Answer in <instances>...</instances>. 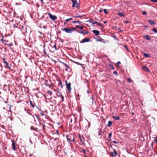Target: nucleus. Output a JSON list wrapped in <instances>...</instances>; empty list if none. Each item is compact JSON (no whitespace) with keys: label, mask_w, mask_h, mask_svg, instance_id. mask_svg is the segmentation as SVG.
I'll use <instances>...</instances> for the list:
<instances>
[{"label":"nucleus","mask_w":157,"mask_h":157,"mask_svg":"<svg viewBox=\"0 0 157 157\" xmlns=\"http://www.w3.org/2000/svg\"><path fill=\"white\" fill-rule=\"evenodd\" d=\"M61 30L65 32L68 33H71L74 31H76V29L74 27L67 28L66 27L62 29Z\"/></svg>","instance_id":"f257e3e1"},{"label":"nucleus","mask_w":157,"mask_h":157,"mask_svg":"<svg viewBox=\"0 0 157 157\" xmlns=\"http://www.w3.org/2000/svg\"><path fill=\"white\" fill-rule=\"evenodd\" d=\"M66 137L67 139V141L69 143L71 142L72 139L73 141L74 142V137L71 134L70 135H67L66 136Z\"/></svg>","instance_id":"f03ea898"},{"label":"nucleus","mask_w":157,"mask_h":157,"mask_svg":"<svg viewBox=\"0 0 157 157\" xmlns=\"http://www.w3.org/2000/svg\"><path fill=\"white\" fill-rule=\"evenodd\" d=\"M65 83L67 88L69 91H70L71 90V84L70 82L68 83L67 81H65Z\"/></svg>","instance_id":"7ed1b4c3"},{"label":"nucleus","mask_w":157,"mask_h":157,"mask_svg":"<svg viewBox=\"0 0 157 157\" xmlns=\"http://www.w3.org/2000/svg\"><path fill=\"white\" fill-rule=\"evenodd\" d=\"M61 63L63 65H64V66L65 67H66V69H65L66 71H68V72L70 71V67L66 63H63V62H61Z\"/></svg>","instance_id":"20e7f679"},{"label":"nucleus","mask_w":157,"mask_h":157,"mask_svg":"<svg viewBox=\"0 0 157 157\" xmlns=\"http://www.w3.org/2000/svg\"><path fill=\"white\" fill-rule=\"evenodd\" d=\"M31 130L33 131V133L35 135H37L39 132V130H37V128H31Z\"/></svg>","instance_id":"39448f33"},{"label":"nucleus","mask_w":157,"mask_h":157,"mask_svg":"<svg viewBox=\"0 0 157 157\" xmlns=\"http://www.w3.org/2000/svg\"><path fill=\"white\" fill-rule=\"evenodd\" d=\"M48 16L49 18L53 21H54L57 18L56 16H54L50 13L48 14Z\"/></svg>","instance_id":"423d86ee"},{"label":"nucleus","mask_w":157,"mask_h":157,"mask_svg":"<svg viewBox=\"0 0 157 157\" xmlns=\"http://www.w3.org/2000/svg\"><path fill=\"white\" fill-rule=\"evenodd\" d=\"M90 41V39L89 38H85L82 40L80 42V43H83L86 42H89Z\"/></svg>","instance_id":"0eeeda50"},{"label":"nucleus","mask_w":157,"mask_h":157,"mask_svg":"<svg viewBox=\"0 0 157 157\" xmlns=\"http://www.w3.org/2000/svg\"><path fill=\"white\" fill-rule=\"evenodd\" d=\"M12 141V149L16 151V147L15 145V143L14 142V140H13Z\"/></svg>","instance_id":"6e6552de"},{"label":"nucleus","mask_w":157,"mask_h":157,"mask_svg":"<svg viewBox=\"0 0 157 157\" xmlns=\"http://www.w3.org/2000/svg\"><path fill=\"white\" fill-rule=\"evenodd\" d=\"M142 69L143 70H145L147 72H150V71L148 69V68L146 66H143L142 67Z\"/></svg>","instance_id":"1a4fd4ad"},{"label":"nucleus","mask_w":157,"mask_h":157,"mask_svg":"<svg viewBox=\"0 0 157 157\" xmlns=\"http://www.w3.org/2000/svg\"><path fill=\"white\" fill-rule=\"evenodd\" d=\"M78 32L81 34H86L88 33V32L87 31H85L84 30L82 31H78Z\"/></svg>","instance_id":"9d476101"},{"label":"nucleus","mask_w":157,"mask_h":157,"mask_svg":"<svg viewBox=\"0 0 157 157\" xmlns=\"http://www.w3.org/2000/svg\"><path fill=\"white\" fill-rule=\"evenodd\" d=\"M93 33L95 34L96 36H98L100 34V32L97 30H93Z\"/></svg>","instance_id":"9b49d317"},{"label":"nucleus","mask_w":157,"mask_h":157,"mask_svg":"<svg viewBox=\"0 0 157 157\" xmlns=\"http://www.w3.org/2000/svg\"><path fill=\"white\" fill-rule=\"evenodd\" d=\"M114 82L118 86L120 84V82L119 81L115 79L114 80Z\"/></svg>","instance_id":"f8f14e48"},{"label":"nucleus","mask_w":157,"mask_h":157,"mask_svg":"<svg viewBox=\"0 0 157 157\" xmlns=\"http://www.w3.org/2000/svg\"><path fill=\"white\" fill-rule=\"evenodd\" d=\"M144 38H145L147 40H150L151 39L149 36L147 35H144Z\"/></svg>","instance_id":"ddd939ff"},{"label":"nucleus","mask_w":157,"mask_h":157,"mask_svg":"<svg viewBox=\"0 0 157 157\" xmlns=\"http://www.w3.org/2000/svg\"><path fill=\"white\" fill-rule=\"evenodd\" d=\"M148 22L151 25H153L155 24V23L153 21L150 19L149 20Z\"/></svg>","instance_id":"4468645a"},{"label":"nucleus","mask_w":157,"mask_h":157,"mask_svg":"<svg viewBox=\"0 0 157 157\" xmlns=\"http://www.w3.org/2000/svg\"><path fill=\"white\" fill-rule=\"evenodd\" d=\"M112 117L113 119L116 120H119L120 119V117L117 116H113Z\"/></svg>","instance_id":"2eb2a0df"},{"label":"nucleus","mask_w":157,"mask_h":157,"mask_svg":"<svg viewBox=\"0 0 157 157\" xmlns=\"http://www.w3.org/2000/svg\"><path fill=\"white\" fill-rule=\"evenodd\" d=\"M94 24H97L98 25H99L100 26L102 27V26L101 25L100 23H99L97 21H95L93 23V25Z\"/></svg>","instance_id":"dca6fc26"},{"label":"nucleus","mask_w":157,"mask_h":157,"mask_svg":"<svg viewBox=\"0 0 157 157\" xmlns=\"http://www.w3.org/2000/svg\"><path fill=\"white\" fill-rule=\"evenodd\" d=\"M58 92L59 93L60 96V97L62 98V101L63 102L64 101V97L61 94V93H60L58 91Z\"/></svg>","instance_id":"f3484780"},{"label":"nucleus","mask_w":157,"mask_h":157,"mask_svg":"<svg viewBox=\"0 0 157 157\" xmlns=\"http://www.w3.org/2000/svg\"><path fill=\"white\" fill-rule=\"evenodd\" d=\"M112 124V122L111 121H108V124H107V126L108 127H110Z\"/></svg>","instance_id":"a211bd4d"},{"label":"nucleus","mask_w":157,"mask_h":157,"mask_svg":"<svg viewBox=\"0 0 157 157\" xmlns=\"http://www.w3.org/2000/svg\"><path fill=\"white\" fill-rule=\"evenodd\" d=\"M73 3V4L72 5V7H75L76 6V4H77V1L75 0V1L72 2Z\"/></svg>","instance_id":"6ab92c4d"},{"label":"nucleus","mask_w":157,"mask_h":157,"mask_svg":"<svg viewBox=\"0 0 157 157\" xmlns=\"http://www.w3.org/2000/svg\"><path fill=\"white\" fill-rule=\"evenodd\" d=\"M76 27L77 28L80 29H83V26H80L79 25H77Z\"/></svg>","instance_id":"aec40b11"},{"label":"nucleus","mask_w":157,"mask_h":157,"mask_svg":"<svg viewBox=\"0 0 157 157\" xmlns=\"http://www.w3.org/2000/svg\"><path fill=\"white\" fill-rule=\"evenodd\" d=\"M118 14L121 17H124V14L123 13H122L121 12L118 13Z\"/></svg>","instance_id":"412c9836"},{"label":"nucleus","mask_w":157,"mask_h":157,"mask_svg":"<svg viewBox=\"0 0 157 157\" xmlns=\"http://www.w3.org/2000/svg\"><path fill=\"white\" fill-rule=\"evenodd\" d=\"M143 55L144 57H149V55H148V54H146V53H144Z\"/></svg>","instance_id":"4be33fe9"},{"label":"nucleus","mask_w":157,"mask_h":157,"mask_svg":"<svg viewBox=\"0 0 157 157\" xmlns=\"http://www.w3.org/2000/svg\"><path fill=\"white\" fill-rule=\"evenodd\" d=\"M47 93L51 96L52 95V92L50 90H48V91Z\"/></svg>","instance_id":"5701e85b"},{"label":"nucleus","mask_w":157,"mask_h":157,"mask_svg":"<svg viewBox=\"0 0 157 157\" xmlns=\"http://www.w3.org/2000/svg\"><path fill=\"white\" fill-rule=\"evenodd\" d=\"M79 138L80 139V141H81V142L82 143H83V141H82V138L81 137V136L80 135H79Z\"/></svg>","instance_id":"b1692460"},{"label":"nucleus","mask_w":157,"mask_h":157,"mask_svg":"<svg viewBox=\"0 0 157 157\" xmlns=\"http://www.w3.org/2000/svg\"><path fill=\"white\" fill-rule=\"evenodd\" d=\"M30 104L33 108H34V105H33V102L31 101H30Z\"/></svg>","instance_id":"393cba45"},{"label":"nucleus","mask_w":157,"mask_h":157,"mask_svg":"<svg viewBox=\"0 0 157 157\" xmlns=\"http://www.w3.org/2000/svg\"><path fill=\"white\" fill-rule=\"evenodd\" d=\"M152 31L155 33H157V30L156 28H154L152 29Z\"/></svg>","instance_id":"a878e982"},{"label":"nucleus","mask_w":157,"mask_h":157,"mask_svg":"<svg viewBox=\"0 0 157 157\" xmlns=\"http://www.w3.org/2000/svg\"><path fill=\"white\" fill-rule=\"evenodd\" d=\"M104 13L106 14H107L108 13L106 9H104L103 10Z\"/></svg>","instance_id":"bb28decb"},{"label":"nucleus","mask_w":157,"mask_h":157,"mask_svg":"<svg viewBox=\"0 0 157 157\" xmlns=\"http://www.w3.org/2000/svg\"><path fill=\"white\" fill-rule=\"evenodd\" d=\"M3 60H4V63L5 64H6V65L7 66H8V63L7 62H6V61L5 60V59H3Z\"/></svg>","instance_id":"cd10ccee"},{"label":"nucleus","mask_w":157,"mask_h":157,"mask_svg":"<svg viewBox=\"0 0 157 157\" xmlns=\"http://www.w3.org/2000/svg\"><path fill=\"white\" fill-rule=\"evenodd\" d=\"M72 19V18H68V19H66L65 20V21H69L71 20Z\"/></svg>","instance_id":"c85d7f7f"},{"label":"nucleus","mask_w":157,"mask_h":157,"mask_svg":"<svg viewBox=\"0 0 157 157\" xmlns=\"http://www.w3.org/2000/svg\"><path fill=\"white\" fill-rule=\"evenodd\" d=\"M114 155L116 156L117 155V153L116 152V151H115V150H114Z\"/></svg>","instance_id":"c756f323"},{"label":"nucleus","mask_w":157,"mask_h":157,"mask_svg":"<svg viewBox=\"0 0 157 157\" xmlns=\"http://www.w3.org/2000/svg\"><path fill=\"white\" fill-rule=\"evenodd\" d=\"M113 74L115 75H118L117 72L116 71H115L113 72Z\"/></svg>","instance_id":"7c9ffc66"},{"label":"nucleus","mask_w":157,"mask_h":157,"mask_svg":"<svg viewBox=\"0 0 157 157\" xmlns=\"http://www.w3.org/2000/svg\"><path fill=\"white\" fill-rule=\"evenodd\" d=\"M102 131L100 130H99V134L100 135H102Z\"/></svg>","instance_id":"2f4dec72"},{"label":"nucleus","mask_w":157,"mask_h":157,"mask_svg":"<svg viewBox=\"0 0 157 157\" xmlns=\"http://www.w3.org/2000/svg\"><path fill=\"white\" fill-rule=\"evenodd\" d=\"M73 23H80V22L78 21H74L73 22Z\"/></svg>","instance_id":"473e14b6"},{"label":"nucleus","mask_w":157,"mask_h":157,"mask_svg":"<svg viewBox=\"0 0 157 157\" xmlns=\"http://www.w3.org/2000/svg\"><path fill=\"white\" fill-rule=\"evenodd\" d=\"M142 14L143 15H146L147 14V13L145 11H143L142 12Z\"/></svg>","instance_id":"72a5a7b5"},{"label":"nucleus","mask_w":157,"mask_h":157,"mask_svg":"<svg viewBox=\"0 0 157 157\" xmlns=\"http://www.w3.org/2000/svg\"><path fill=\"white\" fill-rule=\"evenodd\" d=\"M89 21L90 22H91L92 23V24H93V23L94 22H93V21H92L91 19H90L89 20Z\"/></svg>","instance_id":"f704fd0d"},{"label":"nucleus","mask_w":157,"mask_h":157,"mask_svg":"<svg viewBox=\"0 0 157 157\" xmlns=\"http://www.w3.org/2000/svg\"><path fill=\"white\" fill-rule=\"evenodd\" d=\"M111 135H112V133L111 132L109 134V138H110V137H111Z\"/></svg>","instance_id":"c9c22d12"},{"label":"nucleus","mask_w":157,"mask_h":157,"mask_svg":"<svg viewBox=\"0 0 157 157\" xmlns=\"http://www.w3.org/2000/svg\"><path fill=\"white\" fill-rule=\"evenodd\" d=\"M121 63V62L120 61H118V62H117V65H119Z\"/></svg>","instance_id":"e433bc0d"},{"label":"nucleus","mask_w":157,"mask_h":157,"mask_svg":"<svg viewBox=\"0 0 157 157\" xmlns=\"http://www.w3.org/2000/svg\"><path fill=\"white\" fill-rule=\"evenodd\" d=\"M127 80H128V82H131V79L130 78H128L127 79Z\"/></svg>","instance_id":"4c0bfd02"},{"label":"nucleus","mask_w":157,"mask_h":157,"mask_svg":"<svg viewBox=\"0 0 157 157\" xmlns=\"http://www.w3.org/2000/svg\"><path fill=\"white\" fill-rule=\"evenodd\" d=\"M13 44H8V46H12Z\"/></svg>","instance_id":"58836bf2"},{"label":"nucleus","mask_w":157,"mask_h":157,"mask_svg":"<svg viewBox=\"0 0 157 157\" xmlns=\"http://www.w3.org/2000/svg\"><path fill=\"white\" fill-rule=\"evenodd\" d=\"M110 66L113 69H114V67L112 65H111Z\"/></svg>","instance_id":"ea45409f"},{"label":"nucleus","mask_w":157,"mask_h":157,"mask_svg":"<svg viewBox=\"0 0 157 157\" xmlns=\"http://www.w3.org/2000/svg\"><path fill=\"white\" fill-rule=\"evenodd\" d=\"M155 140L156 142V143L157 144V137H156Z\"/></svg>","instance_id":"a19ab883"},{"label":"nucleus","mask_w":157,"mask_h":157,"mask_svg":"<svg viewBox=\"0 0 157 157\" xmlns=\"http://www.w3.org/2000/svg\"><path fill=\"white\" fill-rule=\"evenodd\" d=\"M69 119H70V118H69L68 119V120H69ZM70 121L71 122H72V118H71L70 119Z\"/></svg>","instance_id":"79ce46f5"},{"label":"nucleus","mask_w":157,"mask_h":157,"mask_svg":"<svg viewBox=\"0 0 157 157\" xmlns=\"http://www.w3.org/2000/svg\"><path fill=\"white\" fill-rule=\"evenodd\" d=\"M144 27L145 28H147L148 27V26L147 25H144Z\"/></svg>","instance_id":"37998d69"},{"label":"nucleus","mask_w":157,"mask_h":157,"mask_svg":"<svg viewBox=\"0 0 157 157\" xmlns=\"http://www.w3.org/2000/svg\"><path fill=\"white\" fill-rule=\"evenodd\" d=\"M111 155L113 156V157H114V155L113 153H111Z\"/></svg>","instance_id":"c03bdc74"},{"label":"nucleus","mask_w":157,"mask_h":157,"mask_svg":"<svg viewBox=\"0 0 157 157\" xmlns=\"http://www.w3.org/2000/svg\"><path fill=\"white\" fill-rule=\"evenodd\" d=\"M82 16H80V15H78V16H77L75 17H82Z\"/></svg>","instance_id":"a18cd8bd"},{"label":"nucleus","mask_w":157,"mask_h":157,"mask_svg":"<svg viewBox=\"0 0 157 157\" xmlns=\"http://www.w3.org/2000/svg\"><path fill=\"white\" fill-rule=\"evenodd\" d=\"M113 143H115L116 144H117V142H116V141H113Z\"/></svg>","instance_id":"49530a36"},{"label":"nucleus","mask_w":157,"mask_h":157,"mask_svg":"<svg viewBox=\"0 0 157 157\" xmlns=\"http://www.w3.org/2000/svg\"><path fill=\"white\" fill-rule=\"evenodd\" d=\"M107 21H104L103 22V23H104V24H106L107 23Z\"/></svg>","instance_id":"de8ad7c7"},{"label":"nucleus","mask_w":157,"mask_h":157,"mask_svg":"<svg viewBox=\"0 0 157 157\" xmlns=\"http://www.w3.org/2000/svg\"><path fill=\"white\" fill-rule=\"evenodd\" d=\"M58 93V94H57V96H58V97H60V94H59V93H58V92H57Z\"/></svg>","instance_id":"09e8293b"},{"label":"nucleus","mask_w":157,"mask_h":157,"mask_svg":"<svg viewBox=\"0 0 157 157\" xmlns=\"http://www.w3.org/2000/svg\"><path fill=\"white\" fill-rule=\"evenodd\" d=\"M157 2V0H154L153 2Z\"/></svg>","instance_id":"8fccbe9b"},{"label":"nucleus","mask_w":157,"mask_h":157,"mask_svg":"<svg viewBox=\"0 0 157 157\" xmlns=\"http://www.w3.org/2000/svg\"><path fill=\"white\" fill-rule=\"evenodd\" d=\"M91 98L92 99V100H93V99L94 98V96H92V97H91Z\"/></svg>","instance_id":"3c124183"},{"label":"nucleus","mask_w":157,"mask_h":157,"mask_svg":"<svg viewBox=\"0 0 157 157\" xmlns=\"http://www.w3.org/2000/svg\"><path fill=\"white\" fill-rule=\"evenodd\" d=\"M54 47H55V49L56 50H57V49H56V46L55 45H54Z\"/></svg>","instance_id":"603ef678"},{"label":"nucleus","mask_w":157,"mask_h":157,"mask_svg":"<svg viewBox=\"0 0 157 157\" xmlns=\"http://www.w3.org/2000/svg\"><path fill=\"white\" fill-rule=\"evenodd\" d=\"M36 116L37 118L38 119L39 118L38 117V116H37V115H36Z\"/></svg>","instance_id":"864d4df0"},{"label":"nucleus","mask_w":157,"mask_h":157,"mask_svg":"<svg viewBox=\"0 0 157 157\" xmlns=\"http://www.w3.org/2000/svg\"><path fill=\"white\" fill-rule=\"evenodd\" d=\"M102 12V10H99V12L101 13V12Z\"/></svg>","instance_id":"5fc2aeb1"},{"label":"nucleus","mask_w":157,"mask_h":157,"mask_svg":"<svg viewBox=\"0 0 157 157\" xmlns=\"http://www.w3.org/2000/svg\"><path fill=\"white\" fill-rule=\"evenodd\" d=\"M78 64H79V65H82V66H83V64H81V63H78Z\"/></svg>","instance_id":"6e6d98bb"},{"label":"nucleus","mask_w":157,"mask_h":157,"mask_svg":"<svg viewBox=\"0 0 157 157\" xmlns=\"http://www.w3.org/2000/svg\"><path fill=\"white\" fill-rule=\"evenodd\" d=\"M56 132H57V133H58L59 134V132L58 130H57Z\"/></svg>","instance_id":"4d7b16f0"},{"label":"nucleus","mask_w":157,"mask_h":157,"mask_svg":"<svg viewBox=\"0 0 157 157\" xmlns=\"http://www.w3.org/2000/svg\"><path fill=\"white\" fill-rule=\"evenodd\" d=\"M87 93L88 94H89V90H87Z\"/></svg>","instance_id":"13d9d810"},{"label":"nucleus","mask_w":157,"mask_h":157,"mask_svg":"<svg viewBox=\"0 0 157 157\" xmlns=\"http://www.w3.org/2000/svg\"><path fill=\"white\" fill-rule=\"evenodd\" d=\"M82 151L84 152V153L85 152V151L84 150H82Z\"/></svg>","instance_id":"bf43d9fd"},{"label":"nucleus","mask_w":157,"mask_h":157,"mask_svg":"<svg viewBox=\"0 0 157 157\" xmlns=\"http://www.w3.org/2000/svg\"><path fill=\"white\" fill-rule=\"evenodd\" d=\"M152 2H153L154 0H150Z\"/></svg>","instance_id":"052dcab7"},{"label":"nucleus","mask_w":157,"mask_h":157,"mask_svg":"<svg viewBox=\"0 0 157 157\" xmlns=\"http://www.w3.org/2000/svg\"><path fill=\"white\" fill-rule=\"evenodd\" d=\"M71 1L72 2H73L75 1V0H71Z\"/></svg>","instance_id":"680f3d73"},{"label":"nucleus","mask_w":157,"mask_h":157,"mask_svg":"<svg viewBox=\"0 0 157 157\" xmlns=\"http://www.w3.org/2000/svg\"><path fill=\"white\" fill-rule=\"evenodd\" d=\"M124 47H125V48H126V49L127 50H128V49L127 48V47H126L125 46H124Z\"/></svg>","instance_id":"e2e57ef3"},{"label":"nucleus","mask_w":157,"mask_h":157,"mask_svg":"<svg viewBox=\"0 0 157 157\" xmlns=\"http://www.w3.org/2000/svg\"><path fill=\"white\" fill-rule=\"evenodd\" d=\"M125 22H126V23H128V22H128V21H125Z\"/></svg>","instance_id":"0e129e2a"},{"label":"nucleus","mask_w":157,"mask_h":157,"mask_svg":"<svg viewBox=\"0 0 157 157\" xmlns=\"http://www.w3.org/2000/svg\"><path fill=\"white\" fill-rule=\"evenodd\" d=\"M132 115H134V113L133 112H132Z\"/></svg>","instance_id":"69168bd1"},{"label":"nucleus","mask_w":157,"mask_h":157,"mask_svg":"<svg viewBox=\"0 0 157 157\" xmlns=\"http://www.w3.org/2000/svg\"><path fill=\"white\" fill-rule=\"evenodd\" d=\"M21 27H22V29H23V27H24L23 26V25H22V26H21Z\"/></svg>","instance_id":"338daca9"},{"label":"nucleus","mask_w":157,"mask_h":157,"mask_svg":"<svg viewBox=\"0 0 157 157\" xmlns=\"http://www.w3.org/2000/svg\"><path fill=\"white\" fill-rule=\"evenodd\" d=\"M3 37L2 38V41H3Z\"/></svg>","instance_id":"774afa93"}]
</instances>
